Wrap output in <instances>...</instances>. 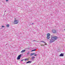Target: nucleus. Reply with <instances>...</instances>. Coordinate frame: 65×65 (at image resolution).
<instances>
[{
	"label": "nucleus",
	"instance_id": "1",
	"mask_svg": "<svg viewBox=\"0 0 65 65\" xmlns=\"http://www.w3.org/2000/svg\"><path fill=\"white\" fill-rule=\"evenodd\" d=\"M58 39V37L56 36L51 37V39H50V43H52L54 42L55 40H56Z\"/></svg>",
	"mask_w": 65,
	"mask_h": 65
},
{
	"label": "nucleus",
	"instance_id": "2",
	"mask_svg": "<svg viewBox=\"0 0 65 65\" xmlns=\"http://www.w3.org/2000/svg\"><path fill=\"white\" fill-rule=\"evenodd\" d=\"M19 23V21H18L15 20L14 21V23L15 24H18Z\"/></svg>",
	"mask_w": 65,
	"mask_h": 65
},
{
	"label": "nucleus",
	"instance_id": "3",
	"mask_svg": "<svg viewBox=\"0 0 65 65\" xmlns=\"http://www.w3.org/2000/svg\"><path fill=\"white\" fill-rule=\"evenodd\" d=\"M47 38L48 39H49L50 38V34H48L47 35Z\"/></svg>",
	"mask_w": 65,
	"mask_h": 65
},
{
	"label": "nucleus",
	"instance_id": "4",
	"mask_svg": "<svg viewBox=\"0 0 65 65\" xmlns=\"http://www.w3.org/2000/svg\"><path fill=\"white\" fill-rule=\"evenodd\" d=\"M21 54L20 55H19L18 56V57H17V59L18 60H20V58H21Z\"/></svg>",
	"mask_w": 65,
	"mask_h": 65
},
{
	"label": "nucleus",
	"instance_id": "5",
	"mask_svg": "<svg viewBox=\"0 0 65 65\" xmlns=\"http://www.w3.org/2000/svg\"><path fill=\"white\" fill-rule=\"evenodd\" d=\"M52 32L53 33H56V30L55 29H53L52 30Z\"/></svg>",
	"mask_w": 65,
	"mask_h": 65
},
{
	"label": "nucleus",
	"instance_id": "6",
	"mask_svg": "<svg viewBox=\"0 0 65 65\" xmlns=\"http://www.w3.org/2000/svg\"><path fill=\"white\" fill-rule=\"evenodd\" d=\"M35 58V57H32L31 58V61H34V60Z\"/></svg>",
	"mask_w": 65,
	"mask_h": 65
},
{
	"label": "nucleus",
	"instance_id": "7",
	"mask_svg": "<svg viewBox=\"0 0 65 65\" xmlns=\"http://www.w3.org/2000/svg\"><path fill=\"white\" fill-rule=\"evenodd\" d=\"M64 56V55H63V53H61L60 55V56L61 57H63Z\"/></svg>",
	"mask_w": 65,
	"mask_h": 65
},
{
	"label": "nucleus",
	"instance_id": "8",
	"mask_svg": "<svg viewBox=\"0 0 65 65\" xmlns=\"http://www.w3.org/2000/svg\"><path fill=\"white\" fill-rule=\"evenodd\" d=\"M25 51H26V50H23L22 51H21V53H24V52H25Z\"/></svg>",
	"mask_w": 65,
	"mask_h": 65
},
{
	"label": "nucleus",
	"instance_id": "9",
	"mask_svg": "<svg viewBox=\"0 0 65 65\" xmlns=\"http://www.w3.org/2000/svg\"><path fill=\"white\" fill-rule=\"evenodd\" d=\"M31 62H32V61H28L26 63V64H27L28 63H31Z\"/></svg>",
	"mask_w": 65,
	"mask_h": 65
},
{
	"label": "nucleus",
	"instance_id": "10",
	"mask_svg": "<svg viewBox=\"0 0 65 65\" xmlns=\"http://www.w3.org/2000/svg\"><path fill=\"white\" fill-rule=\"evenodd\" d=\"M34 54H35V53H34L33 54H30V56H33V55H34Z\"/></svg>",
	"mask_w": 65,
	"mask_h": 65
},
{
	"label": "nucleus",
	"instance_id": "11",
	"mask_svg": "<svg viewBox=\"0 0 65 65\" xmlns=\"http://www.w3.org/2000/svg\"><path fill=\"white\" fill-rule=\"evenodd\" d=\"M6 26L7 27H9V24H8Z\"/></svg>",
	"mask_w": 65,
	"mask_h": 65
},
{
	"label": "nucleus",
	"instance_id": "12",
	"mask_svg": "<svg viewBox=\"0 0 65 65\" xmlns=\"http://www.w3.org/2000/svg\"><path fill=\"white\" fill-rule=\"evenodd\" d=\"M36 51V49L34 50H33L31 51V52H33V51Z\"/></svg>",
	"mask_w": 65,
	"mask_h": 65
},
{
	"label": "nucleus",
	"instance_id": "13",
	"mask_svg": "<svg viewBox=\"0 0 65 65\" xmlns=\"http://www.w3.org/2000/svg\"><path fill=\"white\" fill-rule=\"evenodd\" d=\"M30 54V52H29L28 53H27V54L28 55H29Z\"/></svg>",
	"mask_w": 65,
	"mask_h": 65
},
{
	"label": "nucleus",
	"instance_id": "14",
	"mask_svg": "<svg viewBox=\"0 0 65 65\" xmlns=\"http://www.w3.org/2000/svg\"><path fill=\"white\" fill-rule=\"evenodd\" d=\"M41 42H43L44 43H46L45 42H44V41H41Z\"/></svg>",
	"mask_w": 65,
	"mask_h": 65
},
{
	"label": "nucleus",
	"instance_id": "15",
	"mask_svg": "<svg viewBox=\"0 0 65 65\" xmlns=\"http://www.w3.org/2000/svg\"><path fill=\"white\" fill-rule=\"evenodd\" d=\"M41 42H43L44 43H46L45 42H44V41H41Z\"/></svg>",
	"mask_w": 65,
	"mask_h": 65
},
{
	"label": "nucleus",
	"instance_id": "16",
	"mask_svg": "<svg viewBox=\"0 0 65 65\" xmlns=\"http://www.w3.org/2000/svg\"><path fill=\"white\" fill-rule=\"evenodd\" d=\"M27 59H24V61H27Z\"/></svg>",
	"mask_w": 65,
	"mask_h": 65
},
{
	"label": "nucleus",
	"instance_id": "17",
	"mask_svg": "<svg viewBox=\"0 0 65 65\" xmlns=\"http://www.w3.org/2000/svg\"><path fill=\"white\" fill-rule=\"evenodd\" d=\"M8 0H6V2H7V1H8Z\"/></svg>",
	"mask_w": 65,
	"mask_h": 65
},
{
	"label": "nucleus",
	"instance_id": "18",
	"mask_svg": "<svg viewBox=\"0 0 65 65\" xmlns=\"http://www.w3.org/2000/svg\"><path fill=\"white\" fill-rule=\"evenodd\" d=\"M2 27H4V26H2Z\"/></svg>",
	"mask_w": 65,
	"mask_h": 65
},
{
	"label": "nucleus",
	"instance_id": "19",
	"mask_svg": "<svg viewBox=\"0 0 65 65\" xmlns=\"http://www.w3.org/2000/svg\"><path fill=\"white\" fill-rule=\"evenodd\" d=\"M37 54H36V55L35 54V55H34L35 56H37Z\"/></svg>",
	"mask_w": 65,
	"mask_h": 65
},
{
	"label": "nucleus",
	"instance_id": "20",
	"mask_svg": "<svg viewBox=\"0 0 65 65\" xmlns=\"http://www.w3.org/2000/svg\"><path fill=\"white\" fill-rule=\"evenodd\" d=\"M46 44H44V45H46Z\"/></svg>",
	"mask_w": 65,
	"mask_h": 65
},
{
	"label": "nucleus",
	"instance_id": "21",
	"mask_svg": "<svg viewBox=\"0 0 65 65\" xmlns=\"http://www.w3.org/2000/svg\"><path fill=\"white\" fill-rule=\"evenodd\" d=\"M36 41L35 40H34L33 41Z\"/></svg>",
	"mask_w": 65,
	"mask_h": 65
},
{
	"label": "nucleus",
	"instance_id": "22",
	"mask_svg": "<svg viewBox=\"0 0 65 65\" xmlns=\"http://www.w3.org/2000/svg\"><path fill=\"white\" fill-rule=\"evenodd\" d=\"M24 60H21V61H23Z\"/></svg>",
	"mask_w": 65,
	"mask_h": 65
},
{
	"label": "nucleus",
	"instance_id": "23",
	"mask_svg": "<svg viewBox=\"0 0 65 65\" xmlns=\"http://www.w3.org/2000/svg\"><path fill=\"white\" fill-rule=\"evenodd\" d=\"M33 24H34V23H32V25H33Z\"/></svg>",
	"mask_w": 65,
	"mask_h": 65
},
{
	"label": "nucleus",
	"instance_id": "24",
	"mask_svg": "<svg viewBox=\"0 0 65 65\" xmlns=\"http://www.w3.org/2000/svg\"><path fill=\"white\" fill-rule=\"evenodd\" d=\"M5 12H6V11H5Z\"/></svg>",
	"mask_w": 65,
	"mask_h": 65
},
{
	"label": "nucleus",
	"instance_id": "25",
	"mask_svg": "<svg viewBox=\"0 0 65 65\" xmlns=\"http://www.w3.org/2000/svg\"><path fill=\"white\" fill-rule=\"evenodd\" d=\"M64 30H65V29H64Z\"/></svg>",
	"mask_w": 65,
	"mask_h": 65
}]
</instances>
